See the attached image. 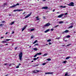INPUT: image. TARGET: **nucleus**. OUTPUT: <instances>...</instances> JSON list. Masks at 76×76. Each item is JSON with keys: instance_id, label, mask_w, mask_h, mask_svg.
<instances>
[{"instance_id": "nucleus-37", "label": "nucleus", "mask_w": 76, "mask_h": 76, "mask_svg": "<svg viewBox=\"0 0 76 76\" xmlns=\"http://www.w3.org/2000/svg\"><path fill=\"white\" fill-rule=\"evenodd\" d=\"M46 64V63H44L42 64V65H45Z\"/></svg>"}, {"instance_id": "nucleus-41", "label": "nucleus", "mask_w": 76, "mask_h": 76, "mask_svg": "<svg viewBox=\"0 0 76 76\" xmlns=\"http://www.w3.org/2000/svg\"><path fill=\"white\" fill-rule=\"evenodd\" d=\"M38 45V43H37L34 45V46H35V45Z\"/></svg>"}, {"instance_id": "nucleus-48", "label": "nucleus", "mask_w": 76, "mask_h": 76, "mask_svg": "<svg viewBox=\"0 0 76 76\" xmlns=\"http://www.w3.org/2000/svg\"><path fill=\"white\" fill-rule=\"evenodd\" d=\"M55 9H54L53 10V12H55Z\"/></svg>"}, {"instance_id": "nucleus-8", "label": "nucleus", "mask_w": 76, "mask_h": 76, "mask_svg": "<svg viewBox=\"0 0 76 76\" xmlns=\"http://www.w3.org/2000/svg\"><path fill=\"white\" fill-rule=\"evenodd\" d=\"M64 14H62L58 16V18H61V17H62L63 16H64Z\"/></svg>"}, {"instance_id": "nucleus-60", "label": "nucleus", "mask_w": 76, "mask_h": 76, "mask_svg": "<svg viewBox=\"0 0 76 76\" xmlns=\"http://www.w3.org/2000/svg\"><path fill=\"white\" fill-rule=\"evenodd\" d=\"M74 34H75L76 33V32L74 31Z\"/></svg>"}, {"instance_id": "nucleus-40", "label": "nucleus", "mask_w": 76, "mask_h": 76, "mask_svg": "<svg viewBox=\"0 0 76 76\" xmlns=\"http://www.w3.org/2000/svg\"><path fill=\"white\" fill-rule=\"evenodd\" d=\"M60 38V37H57L56 39H59Z\"/></svg>"}, {"instance_id": "nucleus-50", "label": "nucleus", "mask_w": 76, "mask_h": 76, "mask_svg": "<svg viewBox=\"0 0 76 76\" xmlns=\"http://www.w3.org/2000/svg\"><path fill=\"white\" fill-rule=\"evenodd\" d=\"M43 18L45 19V16H43Z\"/></svg>"}, {"instance_id": "nucleus-49", "label": "nucleus", "mask_w": 76, "mask_h": 76, "mask_svg": "<svg viewBox=\"0 0 76 76\" xmlns=\"http://www.w3.org/2000/svg\"><path fill=\"white\" fill-rule=\"evenodd\" d=\"M7 34H8V32H7V33H5V34H6V35H7Z\"/></svg>"}, {"instance_id": "nucleus-23", "label": "nucleus", "mask_w": 76, "mask_h": 76, "mask_svg": "<svg viewBox=\"0 0 76 76\" xmlns=\"http://www.w3.org/2000/svg\"><path fill=\"white\" fill-rule=\"evenodd\" d=\"M47 61H51V59L50 58H49L47 59Z\"/></svg>"}, {"instance_id": "nucleus-6", "label": "nucleus", "mask_w": 76, "mask_h": 76, "mask_svg": "<svg viewBox=\"0 0 76 76\" xmlns=\"http://www.w3.org/2000/svg\"><path fill=\"white\" fill-rule=\"evenodd\" d=\"M31 15V13H30V14H28L27 16H26L25 18V19H26V18H29V17Z\"/></svg>"}, {"instance_id": "nucleus-15", "label": "nucleus", "mask_w": 76, "mask_h": 76, "mask_svg": "<svg viewBox=\"0 0 76 76\" xmlns=\"http://www.w3.org/2000/svg\"><path fill=\"white\" fill-rule=\"evenodd\" d=\"M6 4H6V3H4L3 5H2V7H5V5H6Z\"/></svg>"}, {"instance_id": "nucleus-42", "label": "nucleus", "mask_w": 76, "mask_h": 76, "mask_svg": "<svg viewBox=\"0 0 76 76\" xmlns=\"http://www.w3.org/2000/svg\"><path fill=\"white\" fill-rule=\"evenodd\" d=\"M67 15V13L66 12L65 13V15Z\"/></svg>"}, {"instance_id": "nucleus-29", "label": "nucleus", "mask_w": 76, "mask_h": 76, "mask_svg": "<svg viewBox=\"0 0 76 76\" xmlns=\"http://www.w3.org/2000/svg\"><path fill=\"white\" fill-rule=\"evenodd\" d=\"M51 39H49L47 40V42H50L51 41Z\"/></svg>"}, {"instance_id": "nucleus-54", "label": "nucleus", "mask_w": 76, "mask_h": 76, "mask_svg": "<svg viewBox=\"0 0 76 76\" xmlns=\"http://www.w3.org/2000/svg\"><path fill=\"white\" fill-rule=\"evenodd\" d=\"M8 75H9V74H7V75H5V76H8Z\"/></svg>"}, {"instance_id": "nucleus-62", "label": "nucleus", "mask_w": 76, "mask_h": 76, "mask_svg": "<svg viewBox=\"0 0 76 76\" xmlns=\"http://www.w3.org/2000/svg\"><path fill=\"white\" fill-rule=\"evenodd\" d=\"M38 58H39V57H37V59H38Z\"/></svg>"}, {"instance_id": "nucleus-28", "label": "nucleus", "mask_w": 76, "mask_h": 76, "mask_svg": "<svg viewBox=\"0 0 76 76\" xmlns=\"http://www.w3.org/2000/svg\"><path fill=\"white\" fill-rule=\"evenodd\" d=\"M57 26H58V25H57V26H55L53 27V28H56V27H57Z\"/></svg>"}, {"instance_id": "nucleus-61", "label": "nucleus", "mask_w": 76, "mask_h": 76, "mask_svg": "<svg viewBox=\"0 0 76 76\" xmlns=\"http://www.w3.org/2000/svg\"><path fill=\"white\" fill-rule=\"evenodd\" d=\"M29 48H31V46H30Z\"/></svg>"}, {"instance_id": "nucleus-22", "label": "nucleus", "mask_w": 76, "mask_h": 76, "mask_svg": "<svg viewBox=\"0 0 76 76\" xmlns=\"http://www.w3.org/2000/svg\"><path fill=\"white\" fill-rule=\"evenodd\" d=\"M14 23H15V21H13L11 23L10 25H13V24H14Z\"/></svg>"}, {"instance_id": "nucleus-53", "label": "nucleus", "mask_w": 76, "mask_h": 76, "mask_svg": "<svg viewBox=\"0 0 76 76\" xmlns=\"http://www.w3.org/2000/svg\"><path fill=\"white\" fill-rule=\"evenodd\" d=\"M15 50H16V49H17V48L16 47V48H15Z\"/></svg>"}, {"instance_id": "nucleus-63", "label": "nucleus", "mask_w": 76, "mask_h": 76, "mask_svg": "<svg viewBox=\"0 0 76 76\" xmlns=\"http://www.w3.org/2000/svg\"><path fill=\"white\" fill-rule=\"evenodd\" d=\"M59 13V12H57V13Z\"/></svg>"}, {"instance_id": "nucleus-33", "label": "nucleus", "mask_w": 76, "mask_h": 76, "mask_svg": "<svg viewBox=\"0 0 76 76\" xmlns=\"http://www.w3.org/2000/svg\"><path fill=\"white\" fill-rule=\"evenodd\" d=\"M37 42V40H35L34 42L33 43V44H35V43H36V42Z\"/></svg>"}, {"instance_id": "nucleus-31", "label": "nucleus", "mask_w": 76, "mask_h": 76, "mask_svg": "<svg viewBox=\"0 0 76 76\" xmlns=\"http://www.w3.org/2000/svg\"><path fill=\"white\" fill-rule=\"evenodd\" d=\"M66 38H70V35H67L66 36Z\"/></svg>"}, {"instance_id": "nucleus-45", "label": "nucleus", "mask_w": 76, "mask_h": 76, "mask_svg": "<svg viewBox=\"0 0 76 76\" xmlns=\"http://www.w3.org/2000/svg\"><path fill=\"white\" fill-rule=\"evenodd\" d=\"M60 7H62V8H63V6H60Z\"/></svg>"}, {"instance_id": "nucleus-14", "label": "nucleus", "mask_w": 76, "mask_h": 76, "mask_svg": "<svg viewBox=\"0 0 76 76\" xmlns=\"http://www.w3.org/2000/svg\"><path fill=\"white\" fill-rule=\"evenodd\" d=\"M49 31H50V29H48L46 30V31H44V33H47V32H49Z\"/></svg>"}, {"instance_id": "nucleus-35", "label": "nucleus", "mask_w": 76, "mask_h": 76, "mask_svg": "<svg viewBox=\"0 0 76 76\" xmlns=\"http://www.w3.org/2000/svg\"><path fill=\"white\" fill-rule=\"evenodd\" d=\"M34 60H37V59L36 58H34Z\"/></svg>"}, {"instance_id": "nucleus-12", "label": "nucleus", "mask_w": 76, "mask_h": 76, "mask_svg": "<svg viewBox=\"0 0 76 76\" xmlns=\"http://www.w3.org/2000/svg\"><path fill=\"white\" fill-rule=\"evenodd\" d=\"M69 31L68 30H66L62 33V34H64V33H68L69 32Z\"/></svg>"}, {"instance_id": "nucleus-24", "label": "nucleus", "mask_w": 76, "mask_h": 76, "mask_svg": "<svg viewBox=\"0 0 76 76\" xmlns=\"http://www.w3.org/2000/svg\"><path fill=\"white\" fill-rule=\"evenodd\" d=\"M48 55V53H45L43 55V56H47Z\"/></svg>"}, {"instance_id": "nucleus-20", "label": "nucleus", "mask_w": 76, "mask_h": 76, "mask_svg": "<svg viewBox=\"0 0 76 76\" xmlns=\"http://www.w3.org/2000/svg\"><path fill=\"white\" fill-rule=\"evenodd\" d=\"M68 75L67 72H66V73L65 74V76H69V75Z\"/></svg>"}, {"instance_id": "nucleus-26", "label": "nucleus", "mask_w": 76, "mask_h": 76, "mask_svg": "<svg viewBox=\"0 0 76 76\" xmlns=\"http://www.w3.org/2000/svg\"><path fill=\"white\" fill-rule=\"evenodd\" d=\"M1 42H2V43H6V41H3Z\"/></svg>"}, {"instance_id": "nucleus-56", "label": "nucleus", "mask_w": 76, "mask_h": 76, "mask_svg": "<svg viewBox=\"0 0 76 76\" xmlns=\"http://www.w3.org/2000/svg\"><path fill=\"white\" fill-rule=\"evenodd\" d=\"M12 64H10V65H9V66H11Z\"/></svg>"}, {"instance_id": "nucleus-2", "label": "nucleus", "mask_w": 76, "mask_h": 76, "mask_svg": "<svg viewBox=\"0 0 76 76\" xmlns=\"http://www.w3.org/2000/svg\"><path fill=\"white\" fill-rule=\"evenodd\" d=\"M67 5L70 6H74V3L73 2H71L69 3V4H67Z\"/></svg>"}, {"instance_id": "nucleus-51", "label": "nucleus", "mask_w": 76, "mask_h": 76, "mask_svg": "<svg viewBox=\"0 0 76 76\" xmlns=\"http://www.w3.org/2000/svg\"><path fill=\"white\" fill-rule=\"evenodd\" d=\"M20 65H21V64H18V66H20Z\"/></svg>"}, {"instance_id": "nucleus-13", "label": "nucleus", "mask_w": 76, "mask_h": 76, "mask_svg": "<svg viewBox=\"0 0 76 76\" xmlns=\"http://www.w3.org/2000/svg\"><path fill=\"white\" fill-rule=\"evenodd\" d=\"M53 72H46L45 73V75H49L50 74H53Z\"/></svg>"}, {"instance_id": "nucleus-44", "label": "nucleus", "mask_w": 76, "mask_h": 76, "mask_svg": "<svg viewBox=\"0 0 76 76\" xmlns=\"http://www.w3.org/2000/svg\"><path fill=\"white\" fill-rule=\"evenodd\" d=\"M19 66H16V68H19Z\"/></svg>"}, {"instance_id": "nucleus-10", "label": "nucleus", "mask_w": 76, "mask_h": 76, "mask_svg": "<svg viewBox=\"0 0 76 76\" xmlns=\"http://www.w3.org/2000/svg\"><path fill=\"white\" fill-rule=\"evenodd\" d=\"M33 73H37V72H39V71L38 70H36L34 71H33Z\"/></svg>"}, {"instance_id": "nucleus-32", "label": "nucleus", "mask_w": 76, "mask_h": 76, "mask_svg": "<svg viewBox=\"0 0 76 76\" xmlns=\"http://www.w3.org/2000/svg\"><path fill=\"white\" fill-rule=\"evenodd\" d=\"M66 62H67V61H64L63 62V63H66Z\"/></svg>"}, {"instance_id": "nucleus-16", "label": "nucleus", "mask_w": 76, "mask_h": 76, "mask_svg": "<svg viewBox=\"0 0 76 76\" xmlns=\"http://www.w3.org/2000/svg\"><path fill=\"white\" fill-rule=\"evenodd\" d=\"M36 18L37 19V20H39V17H36Z\"/></svg>"}, {"instance_id": "nucleus-55", "label": "nucleus", "mask_w": 76, "mask_h": 76, "mask_svg": "<svg viewBox=\"0 0 76 76\" xmlns=\"http://www.w3.org/2000/svg\"><path fill=\"white\" fill-rule=\"evenodd\" d=\"M14 31H12V34H14Z\"/></svg>"}, {"instance_id": "nucleus-64", "label": "nucleus", "mask_w": 76, "mask_h": 76, "mask_svg": "<svg viewBox=\"0 0 76 76\" xmlns=\"http://www.w3.org/2000/svg\"><path fill=\"white\" fill-rule=\"evenodd\" d=\"M32 62H34V61H31V62L32 63Z\"/></svg>"}, {"instance_id": "nucleus-17", "label": "nucleus", "mask_w": 76, "mask_h": 76, "mask_svg": "<svg viewBox=\"0 0 76 76\" xmlns=\"http://www.w3.org/2000/svg\"><path fill=\"white\" fill-rule=\"evenodd\" d=\"M63 23V21H61L59 22V24H61V23Z\"/></svg>"}, {"instance_id": "nucleus-11", "label": "nucleus", "mask_w": 76, "mask_h": 76, "mask_svg": "<svg viewBox=\"0 0 76 76\" xmlns=\"http://www.w3.org/2000/svg\"><path fill=\"white\" fill-rule=\"evenodd\" d=\"M26 26H25L24 27L22 28V31H23L24 30H25V29L26 28Z\"/></svg>"}, {"instance_id": "nucleus-7", "label": "nucleus", "mask_w": 76, "mask_h": 76, "mask_svg": "<svg viewBox=\"0 0 76 76\" xmlns=\"http://www.w3.org/2000/svg\"><path fill=\"white\" fill-rule=\"evenodd\" d=\"M50 23H48L46 24L44 26H46L47 27V26H50Z\"/></svg>"}, {"instance_id": "nucleus-4", "label": "nucleus", "mask_w": 76, "mask_h": 76, "mask_svg": "<svg viewBox=\"0 0 76 76\" xmlns=\"http://www.w3.org/2000/svg\"><path fill=\"white\" fill-rule=\"evenodd\" d=\"M20 11H23V10H19V9H17V10H14L13 11V12H20Z\"/></svg>"}, {"instance_id": "nucleus-5", "label": "nucleus", "mask_w": 76, "mask_h": 76, "mask_svg": "<svg viewBox=\"0 0 76 76\" xmlns=\"http://www.w3.org/2000/svg\"><path fill=\"white\" fill-rule=\"evenodd\" d=\"M69 26H70L68 28H72L73 27V23H71L69 24Z\"/></svg>"}, {"instance_id": "nucleus-46", "label": "nucleus", "mask_w": 76, "mask_h": 76, "mask_svg": "<svg viewBox=\"0 0 76 76\" xmlns=\"http://www.w3.org/2000/svg\"><path fill=\"white\" fill-rule=\"evenodd\" d=\"M49 45H51V43L50 42L49 43Z\"/></svg>"}, {"instance_id": "nucleus-3", "label": "nucleus", "mask_w": 76, "mask_h": 76, "mask_svg": "<svg viewBox=\"0 0 76 76\" xmlns=\"http://www.w3.org/2000/svg\"><path fill=\"white\" fill-rule=\"evenodd\" d=\"M19 4L18 3L15 5H14L12 6L11 7H10V8H13V7H16V6H19Z\"/></svg>"}, {"instance_id": "nucleus-58", "label": "nucleus", "mask_w": 76, "mask_h": 76, "mask_svg": "<svg viewBox=\"0 0 76 76\" xmlns=\"http://www.w3.org/2000/svg\"><path fill=\"white\" fill-rule=\"evenodd\" d=\"M9 16H11V14H9Z\"/></svg>"}, {"instance_id": "nucleus-59", "label": "nucleus", "mask_w": 76, "mask_h": 76, "mask_svg": "<svg viewBox=\"0 0 76 76\" xmlns=\"http://www.w3.org/2000/svg\"><path fill=\"white\" fill-rule=\"evenodd\" d=\"M5 45H8V44H5Z\"/></svg>"}, {"instance_id": "nucleus-25", "label": "nucleus", "mask_w": 76, "mask_h": 76, "mask_svg": "<svg viewBox=\"0 0 76 76\" xmlns=\"http://www.w3.org/2000/svg\"><path fill=\"white\" fill-rule=\"evenodd\" d=\"M11 40L10 39H5V41H9Z\"/></svg>"}, {"instance_id": "nucleus-27", "label": "nucleus", "mask_w": 76, "mask_h": 76, "mask_svg": "<svg viewBox=\"0 0 76 76\" xmlns=\"http://www.w3.org/2000/svg\"><path fill=\"white\" fill-rule=\"evenodd\" d=\"M30 31L31 32H32V31H34V29H31L30 30Z\"/></svg>"}, {"instance_id": "nucleus-34", "label": "nucleus", "mask_w": 76, "mask_h": 76, "mask_svg": "<svg viewBox=\"0 0 76 76\" xmlns=\"http://www.w3.org/2000/svg\"><path fill=\"white\" fill-rule=\"evenodd\" d=\"M37 54H36L34 56V57H37Z\"/></svg>"}, {"instance_id": "nucleus-36", "label": "nucleus", "mask_w": 76, "mask_h": 76, "mask_svg": "<svg viewBox=\"0 0 76 76\" xmlns=\"http://www.w3.org/2000/svg\"><path fill=\"white\" fill-rule=\"evenodd\" d=\"M4 66H6V65H8V64L7 63L4 64Z\"/></svg>"}, {"instance_id": "nucleus-18", "label": "nucleus", "mask_w": 76, "mask_h": 76, "mask_svg": "<svg viewBox=\"0 0 76 76\" xmlns=\"http://www.w3.org/2000/svg\"><path fill=\"white\" fill-rule=\"evenodd\" d=\"M34 50H35V51H37L38 50V49H37V48H34L33 49Z\"/></svg>"}, {"instance_id": "nucleus-38", "label": "nucleus", "mask_w": 76, "mask_h": 76, "mask_svg": "<svg viewBox=\"0 0 76 76\" xmlns=\"http://www.w3.org/2000/svg\"><path fill=\"white\" fill-rule=\"evenodd\" d=\"M3 24H1L0 25V26H3Z\"/></svg>"}, {"instance_id": "nucleus-21", "label": "nucleus", "mask_w": 76, "mask_h": 76, "mask_svg": "<svg viewBox=\"0 0 76 76\" xmlns=\"http://www.w3.org/2000/svg\"><path fill=\"white\" fill-rule=\"evenodd\" d=\"M37 56L38 55H41V53H37Z\"/></svg>"}, {"instance_id": "nucleus-57", "label": "nucleus", "mask_w": 76, "mask_h": 76, "mask_svg": "<svg viewBox=\"0 0 76 76\" xmlns=\"http://www.w3.org/2000/svg\"><path fill=\"white\" fill-rule=\"evenodd\" d=\"M4 38V37H1V38Z\"/></svg>"}, {"instance_id": "nucleus-19", "label": "nucleus", "mask_w": 76, "mask_h": 76, "mask_svg": "<svg viewBox=\"0 0 76 76\" xmlns=\"http://www.w3.org/2000/svg\"><path fill=\"white\" fill-rule=\"evenodd\" d=\"M69 58H70V57H69V56L65 58V60H68V59H69Z\"/></svg>"}, {"instance_id": "nucleus-52", "label": "nucleus", "mask_w": 76, "mask_h": 76, "mask_svg": "<svg viewBox=\"0 0 76 76\" xmlns=\"http://www.w3.org/2000/svg\"><path fill=\"white\" fill-rule=\"evenodd\" d=\"M69 45H70L69 44L67 45V47H68V46H69Z\"/></svg>"}, {"instance_id": "nucleus-39", "label": "nucleus", "mask_w": 76, "mask_h": 76, "mask_svg": "<svg viewBox=\"0 0 76 76\" xmlns=\"http://www.w3.org/2000/svg\"><path fill=\"white\" fill-rule=\"evenodd\" d=\"M51 31H54V29H53V28H52V29H51Z\"/></svg>"}, {"instance_id": "nucleus-47", "label": "nucleus", "mask_w": 76, "mask_h": 76, "mask_svg": "<svg viewBox=\"0 0 76 76\" xmlns=\"http://www.w3.org/2000/svg\"><path fill=\"white\" fill-rule=\"evenodd\" d=\"M2 23H4V22H5V21H2Z\"/></svg>"}, {"instance_id": "nucleus-1", "label": "nucleus", "mask_w": 76, "mask_h": 76, "mask_svg": "<svg viewBox=\"0 0 76 76\" xmlns=\"http://www.w3.org/2000/svg\"><path fill=\"white\" fill-rule=\"evenodd\" d=\"M23 55V54L22 53V52H20V53L18 55L19 60H20V61H22V58Z\"/></svg>"}, {"instance_id": "nucleus-30", "label": "nucleus", "mask_w": 76, "mask_h": 76, "mask_svg": "<svg viewBox=\"0 0 76 76\" xmlns=\"http://www.w3.org/2000/svg\"><path fill=\"white\" fill-rule=\"evenodd\" d=\"M34 38V36H31V38L32 39V38Z\"/></svg>"}, {"instance_id": "nucleus-43", "label": "nucleus", "mask_w": 76, "mask_h": 76, "mask_svg": "<svg viewBox=\"0 0 76 76\" xmlns=\"http://www.w3.org/2000/svg\"><path fill=\"white\" fill-rule=\"evenodd\" d=\"M66 6H63V8H66Z\"/></svg>"}, {"instance_id": "nucleus-9", "label": "nucleus", "mask_w": 76, "mask_h": 76, "mask_svg": "<svg viewBox=\"0 0 76 76\" xmlns=\"http://www.w3.org/2000/svg\"><path fill=\"white\" fill-rule=\"evenodd\" d=\"M42 9H45L47 10V9H48V7H43L42 8Z\"/></svg>"}]
</instances>
